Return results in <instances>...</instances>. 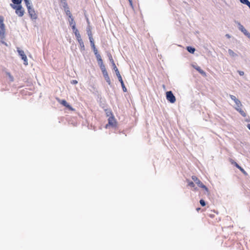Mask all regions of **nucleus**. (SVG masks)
<instances>
[{"label": "nucleus", "instance_id": "obj_1", "mask_svg": "<svg viewBox=\"0 0 250 250\" xmlns=\"http://www.w3.org/2000/svg\"><path fill=\"white\" fill-rule=\"evenodd\" d=\"M229 97L232 101L231 104L234 108L243 117H246V113L242 109L243 105L241 101L234 95H229Z\"/></svg>", "mask_w": 250, "mask_h": 250}, {"label": "nucleus", "instance_id": "obj_35", "mask_svg": "<svg viewBox=\"0 0 250 250\" xmlns=\"http://www.w3.org/2000/svg\"><path fill=\"white\" fill-rule=\"evenodd\" d=\"M73 23H75V21H74V20L73 19H72L71 20V21H70V24L71 26H72V25L73 24Z\"/></svg>", "mask_w": 250, "mask_h": 250}, {"label": "nucleus", "instance_id": "obj_26", "mask_svg": "<svg viewBox=\"0 0 250 250\" xmlns=\"http://www.w3.org/2000/svg\"><path fill=\"white\" fill-rule=\"evenodd\" d=\"M4 19L2 17L0 16V27H5L3 23Z\"/></svg>", "mask_w": 250, "mask_h": 250}, {"label": "nucleus", "instance_id": "obj_8", "mask_svg": "<svg viewBox=\"0 0 250 250\" xmlns=\"http://www.w3.org/2000/svg\"><path fill=\"white\" fill-rule=\"evenodd\" d=\"M103 75L104 78V80L106 82V83L108 84V85H110L111 84V82L110 79L109 78L108 72L106 70V68H104V69L101 70Z\"/></svg>", "mask_w": 250, "mask_h": 250}, {"label": "nucleus", "instance_id": "obj_7", "mask_svg": "<svg viewBox=\"0 0 250 250\" xmlns=\"http://www.w3.org/2000/svg\"><path fill=\"white\" fill-rule=\"evenodd\" d=\"M167 100L170 103L173 104L176 102V98L171 91H167L166 93Z\"/></svg>", "mask_w": 250, "mask_h": 250}, {"label": "nucleus", "instance_id": "obj_11", "mask_svg": "<svg viewBox=\"0 0 250 250\" xmlns=\"http://www.w3.org/2000/svg\"><path fill=\"white\" fill-rule=\"evenodd\" d=\"M229 162L231 163L232 165H233L237 168H238L244 174H245V175H247V173L246 172V171L241 167H240L236 162H234L232 159H230Z\"/></svg>", "mask_w": 250, "mask_h": 250}, {"label": "nucleus", "instance_id": "obj_29", "mask_svg": "<svg viewBox=\"0 0 250 250\" xmlns=\"http://www.w3.org/2000/svg\"><path fill=\"white\" fill-rule=\"evenodd\" d=\"M215 213V211H211V213L208 214V216L211 218H213L215 217V214H214Z\"/></svg>", "mask_w": 250, "mask_h": 250}, {"label": "nucleus", "instance_id": "obj_9", "mask_svg": "<svg viewBox=\"0 0 250 250\" xmlns=\"http://www.w3.org/2000/svg\"><path fill=\"white\" fill-rule=\"evenodd\" d=\"M110 61H111V63L112 64L113 69L115 71L116 75L117 77H118V79L121 78L122 76H121V74L120 73V72H119L118 68L116 66L115 63L114 62V61L113 60V59H112L111 57V58H110Z\"/></svg>", "mask_w": 250, "mask_h": 250}, {"label": "nucleus", "instance_id": "obj_23", "mask_svg": "<svg viewBox=\"0 0 250 250\" xmlns=\"http://www.w3.org/2000/svg\"><path fill=\"white\" fill-rule=\"evenodd\" d=\"M27 9L32 7L30 0H24Z\"/></svg>", "mask_w": 250, "mask_h": 250}, {"label": "nucleus", "instance_id": "obj_6", "mask_svg": "<svg viewBox=\"0 0 250 250\" xmlns=\"http://www.w3.org/2000/svg\"><path fill=\"white\" fill-rule=\"evenodd\" d=\"M12 7L16 10V13L19 16V17H22L24 13V11L21 6V5H12Z\"/></svg>", "mask_w": 250, "mask_h": 250}, {"label": "nucleus", "instance_id": "obj_19", "mask_svg": "<svg viewBox=\"0 0 250 250\" xmlns=\"http://www.w3.org/2000/svg\"><path fill=\"white\" fill-rule=\"evenodd\" d=\"M74 33L75 35V36L76 37L77 40L78 41H80L81 40H82V39L81 38V35L79 32V31H76V32H74Z\"/></svg>", "mask_w": 250, "mask_h": 250}, {"label": "nucleus", "instance_id": "obj_25", "mask_svg": "<svg viewBox=\"0 0 250 250\" xmlns=\"http://www.w3.org/2000/svg\"><path fill=\"white\" fill-rule=\"evenodd\" d=\"M14 5H20L21 2V0H12Z\"/></svg>", "mask_w": 250, "mask_h": 250}, {"label": "nucleus", "instance_id": "obj_14", "mask_svg": "<svg viewBox=\"0 0 250 250\" xmlns=\"http://www.w3.org/2000/svg\"><path fill=\"white\" fill-rule=\"evenodd\" d=\"M104 112H105L106 117L107 118V119L114 116L113 112H112V111L110 109H105L104 110Z\"/></svg>", "mask_w": 250, "mask_h": 250}, {"label": "nucleus", "instance_id": "obj_21", "mask_svg": "<svg viewBox=\"0 0 250 250\" xmlns=\"http://www.w3.org/2000/svg\"><path fill=\"white\" fill-rule=\"evenodd\" d=\"M238 29L243 33L246 29L240 22L237 23Z\"/></svg>", "mask_w": 250, "mask_h": 250}, {"label": "nucleus", "instance_id": "obj_12", "mask_svg": "<svg viewBox=\"0 0 250 250\" xmlns=\"http://www.w3.org/2000/svg\"><path fill=\"white\" fill-rule=\"evenodd\" d=\"M96 59L97 60L98 64L101 70L104 69V68H106L103 62V61L101 56L99 57L98 58H97Z\"/></svg>", "mask_w": 250, "mask_h": 250}, {"label": "nucleus", "instance_id": "obj_30", "mask_svg": "<svg viewBox=\"0 0 250 250\" xmlns=\"http://www.w3.org/2000/svg\"><path fill=\"white\" fill-rule=\"evenodd\" d=\"M71 27L73 29V32H76V31H78V30L76 28L75 23H73V24L72 26H71Z\"/></svg>", "mask_w": 250, "mask_h": 250}, {"label": "nucleus", "instance_id": "obj_16", "mask_svg": "<svg viewBox=\"0 0 250 250\" xmlns=\"http://www.w3.org/2000/svg\"><path fill=\"white\" fill-rule=\"evenodd\" d=\"M228 54L230 57L233 59H235L238 57L237 54L231 49L228 50Z\"/></svg>", "mask_w": 250, "mask_h": 250}, {"label": "nucleus", "instance_id": "obj_36", "mask_svg": "<svg viewBox=\"0 0 250 250\" xmlns=\"http://www.w3.org/2000/svg\"><path fill=\"white\" fill-rule=\"evenodd\" d=\"M239 74H240V75H241V76H242V75H243L244 74V72H243V71H240V72H239Z\"/></svg>", "mask_w": 250, "mask_h": 250}, {"label": "nucleus", "instance_id": "obj_28", "mask_svg": "<svg viewBox=\"0 0 250 250\" xmlns=\"http://www.w3.org/2000/svg\"><path fill=\"white\" fill-rule=\"evenodd\" d=\"M89 41L90 42L91 47L92 48V47H95L93 38H91V39H89Z\"/></svg>", "mask_w": 250, "mask_h": 250}, {"label": "nucleus", "instance_id": "obj_42", "mask_svg": "<svg viewBox=\"0 0 250 250\" xmlns=\"http://www.w3.org/2000/svg\"><path fill=\"white\" fill-rule=\"evenodd\" d=\"M77 81L74 82V83H77Z\"/></svg>", "mask_w": 250, "mask_h": 250}, {"label": "nucleus", "instance_id": "obj_33", "mask_svg": "<svg viewBox=\"0 0 250 250\" xmlns=\"http://www.w3.org/2000/svg\"><path fill=\"white\" fill-rule=\"evenodd\" d=\"M7 75L8 76V78L11 81H14V78L10 74V73H7Z\"/></svg>", "mask_w": 250, "mask_h": 250}, {"label": "nucleus", "instance_id": "obj_3", "mask_svg": "<svg viewBox=\"0 0 250 250\" xmlns=\"http://www.w3.org/2000/svg\"><path fill=\"white\" fill-rule=\"evenodd\" d=\"M5 28L0 27V42L6 46H8V43L5 42Z\"/></svg>", "mask_w": 250, "mask_h": 250}, {"label": "nucleus", "instance_id": "obj_10", "mask_svg": "<svg viewBox=\"0 0 250 250\" xmlns=\"http://www.w3.org/2000/svg\"><path fill=\"white\" fill-rule=\"evenodd\" d=\"M28 11L29 14L32 19L36 20L37 19V14L32 7L28 9Z\"/></svg>", "mask_w": 250, "mask_h": 250}, {"label": "nucleus", "instance_id": "obj_27", "mask_svg": "<svg viewBox=\"0 0 250 250\" xmlns=\"http://www.w3.org/2000/svg\"><path fill=\"white\" fill-rule=\"evenodd\" d=\"M243 33L249 39H250V33L247 30L245 29L244 32H243Z\"/></svg>", "mask_w": 250, "mask_h": 250}, {"label": "nucleus", "instance_id": "obj_17", "mask_svg": "<svg viewBox=\"0 0 250 250\" xmlns=\"http://www.w3.org/2000/svg\"><path fill=\"white\" fill-rule=\"evenodd\" d=\"M193 67L197 70L198 71L200 74L204 76H206V72L203 70L200 67L198 66H195L193 65Z\"/></svg>", "mask_w": 250, "mask_h": 250}, {"label": "nucleus", "instance_id": "obj_13", "mask_svg": "<svg viewBox=\"0 0 250 250\" xmlns=\"http://www.w3.org/2000/svg\"><path fill=\"white\" fill-rule=\"evenodd\" d=\"M96 59L97 60L98 64L101 70L104 69V68H106L103 62V61L101 56L99 57L98 58H97Z\"/></svg>", "mask_w": 250, "mask_h": 250}, {"label": "nucleus", "instance_id": "obj_2", "mask_svg": "<svg viewBox=\"0 0 250 250\" xmlns=\"http://www.w3.org/2000/svg\"><path fill=\"white\" fill-rule=\"evenodd\" d=\"M108 123L105 125V128H108L111 127L112 128H116L118 127V122L115 118V116L107 119Z\"/></svg>", "mask_w": 250, "mask_h": 250}, {"label": "nucleus", "instance_id": "obj_31", "mask_svg": "<svg viewBox=\"0 0 250 250\" xmlns=\"http://www.w3.org/2000/svg\"><path fill=\"white\" fill-rule=\"evenodd\" d=\"M200 204H201V205L203 207H204L206 206V204L205 202V201L203 199H201L200 200Z\"/></svg>", "mask_w": 250, "mask_h": 250}, {"label": "nucleus", "instance_id": "obj_20", "mask_svg": "<svg viewBox=\"0 0 250 250\" xmlns=\"http://www.w3.org/2000/svg\"><path fill=\"white\" fill-rule=\"evenodd\" d=\"M92 49L93 50V52L94 53V54H95L96 58H98L99 57H101V55L98 53V50L96 48V46L94 47H92Z\"/></svg>", "mask_w": 250, "mask_h": 250}, {"label": "nucleus", "instance_id": "obj_32", "mask_svg": "<svg viewBox=\"0 0 250 250\" xmlns=\"http://www.w3.org/2000/svg\"><path fill=\"white\" fill-rule=\"evenodd\" d=\"M87 32H88V36L89 39H91V38H93L92 34L91 31L90 30H88L87 31Z\"/></svg>", "mask_w": 250, "mask_h": 250}, {"label": "nucleus", "instance_id": "obj_5", "mask_svg": "<svg viewBox=\"0 0 250 250\" xmlns=\"http://www.w3.org/2000/svg\"><path fill=\"white\" fill-rule=\"evenodd\" d=\"M18 53L22 60L23 61V64L25 65H27L28 64V59L24 51L21 49H18Z\"/></svg>", "mask_w": 250, "mask_h": 250}, {"label": "nucleus", "instance_id": "obj_37", "mask_svg": "<svg viewBox=\"0 0 250 250\" xmlns=\"http://www.w3.org/2000/svg\"><path fill=\"white\" fill-rule=\"evenodd\" d=\"M247 127L250 130V124H248Z\"/></svg>", "mask_w": 250, "mask_h": 250}, {"label": "nucleus", "instance_id": "obj_22", "mask_svg": "<svg viewBox=\"0 0 250 250\" xmlns=\"http://www.w3.org/2000/svg\"><path fill=\"white\" fill-rule=\"evenodd\" d=\"M78 42H79V45L80 46L81 49L82 50H84V43H83V40H81V41H78Z\"/></svg>", "mask_w": 250, "mask_h": 250}, {"label": "nucleus", "instance_id": "obj_4", "mask_svg": "<svg viewBox=\"0 0 250 250\" xmlns=\"http://www.w3.org/2000/svg\"><path fill=\"white\" fill-rule=\"evenodd\" d=\"M191 178L196 183L199 187L203 188L207 191L208 194L209 193V191L208 188L205 185H204L196 176H192Z\"/></svg>", "mask_w": 250, "mask_h": 250}, {"label": "nucleus", "instance_id": "obj_18", "mask_svg": "<svg viewBox=\"0 0 250 250\" xmlns=\"http://www.w3.org/2000/svg\"><path fill=\"white\" fill-rule=\"evenodd\" d=\"M118 80H119V82L121 83V85H122V87L124 92H126L127 89L125 85V84L123 81L122 78L121 77V78L118 79Z\"/></svg>", "mask_w": 250, "mask_h": 250}, {"label": "nucleus", "instance_id": "obj_34", "mask_svg": "<svg viewBox=\"0 0 250 250\" xmlns=\"http://www.w3.org/2000/svg\"><path fill=\"white\" fill-rule=\"evenodd\" d=\"M188 185L191 187H194L195 186L194 183L192 181L188 182Z\"/></svg>", "mask_w": 250, "mask_h": 250}, {"label": "nucleus", "instance_id": "obj_40", "mask_svg": "<svg viewBox=\"0 0 250 250\" xmlns=\"http://www.w3.org/2000/svg\"><path fill=\"white\" fill-rule=\"evenodd\" d=\"M200 210V208H196V210H197V211H199Z\"/></svg>", "mask_w": 250, "mask_h": 250}, {"label": "nucleus", "instance_id": "obj_39", "mask_svg": "<svg viewBox=\"0 0 250 250\" xmlns=\"http://www.w3.org/2000/svg\"><path fill=\"white\" fill-rule=\"evenodd\" d=\"M220 220V219H219L218 220L217 218H216V221H215V222H219Z\"/></svg>", "mask_w": 250, "mask_h": 250}, {"label": "nucleus", "instance_id": "obj_24", "mask_svg": "<svg viewBox=\"0 0 250 250\" xmlns=\"http://www.w3.org/2000/svg\"><path fill=\"white\" fill-rule=\"evenodd\" d=\"M187 50L190 53L193 54L195 51V49L192 47H187Z\"/></svg>", "mask_w": 250, "mask_h": 250}, {"label": "nucleus", "instance_id": "obj_41", "mask_svg": "<svg viewBox=\"0 0 250 250\" xmlns=\"http://www.w3.org/2000/svg\"><path fill=\"white\" fill-rule=\"evenodd\" d=\"M77 81L74 82V83H77Z\"/></svg>", "mask_w": 250, "mask_h": 250}, {"label": "nucleus", "instance_id": "obj_38", "mask_svg": "<svg viewBox=\"0 0 250 250\" xmlns=\"http://www.w3.org/2000/svg\"><path fill=\"white\" fill-rule=\"evenodd\" d=\"M129 0V2L130 4L131 5V6H132V0Z\"/></svg>", "mask_w": 250, "mask_h": 250}, {"label": "nucleus", "instance_id": "obj_15", "mask_svg": "<svg viewBox=\"0 0 250 250\" xmlns=\"http://www.w3.org/2000/svg\"><path fill=\"white\" fill-rule=\"evenodd\" d=\"M60 103L62 104L63 106H65L66 107L68 108L69 109H70L71 111H74V109L72 108L65 100H62L60 101Z\"/></svg>", "mask_w": 250, "mask_h": 250}]
</instances>
